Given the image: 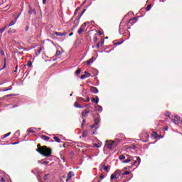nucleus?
I'll list each match as a JSON object with an SVG mask.
<instances>
[{"instance_id": "obj_58", "label": "nucleus", "mask_w": 182, "mask_h": 182, "mask_svg": "<svg viewBox=\"0 0 182 182\" xmlns=\"http://www.w3.org/2000/svg\"><path fill=\"white\" fill-rule=\"evenodd\" d=\"M100 178H105V176H103V174H101V175L100 176Z\"/></svg>"}, {"instance_id": "obj_24", "label": "nucleus", "mask_w": 182, "mask_h": 182, "mask_svg": "<svg viewBox=\"0 0 182 182\" xmlns=\"http://www.w3.org/2000/svg\"><path fill=\"white\" fill-rule=\"evenodd\" d=\"M36 11L33 9H31L28 11V15H32V14H35Z\"/></svg>"}, {"instance_id": "obj_50", "label": "nucleus", "mask_w": 182, "mask_h": 182, "mask_svg": "<svg viewBox=\"0 0 182 182\" xmlns=\"http://www.w3.org/2000/svg\"><path fill=\"white\" fill-rule=\"evenodd\" d=\"M76 12H79V11H80V7H77L76 9H75Z\"/></svg>"}, {"instance_id": "obj_64", "label": "nucleus", "mask_w": 182, "mask_h": 182, "mask_svg": "<svg viewBox=\"0 0 182 182\" xmlns=\"http://www.w3.org/2000/svg\"><path fill=\"white\" fill-rule=\"evenodd\" d=\"M178 126H182V119H181V122H179V125Z\"/></svg>"}, {"instance_id": "obj_19", "label": "nucleus", "mask_w": 182, "mask_h": 182, "mask_svg": "<svg viewBox=\"0 0 182 182\" xmlns=\"http://www.w3.org/2000/svg\"><path fill=\"white\" fill-rule=\"evenodd\" d=\"M74 106L75 107H77V109H82L83 108V107H82V105H79L78 102H75V104H74Z\"/></svg>"}, {"instance_id": "obj_44", "label": "nucleus", "mask_w": 182, "mask_h": 182, "mask_svg": "<svg viewBox=\"0 0 182 182\" xmlns=\"http://www.w3.org/2000/svg\"><path fill=\"white\" fill-rule=\"evenodd\" d=\"M93 41H94L95 43L97 42V37L95 36L94 38H93Z\"/></svg>"}, {"instance_id": "obj_46", "label": "nucleus", "mask_w": 182, "mask_h": 182, "mask_svg": "<svg viewBox=\"0 0 182 182\" xmlns=\"http://www.w3.org/2000/svg\"><path fill=\"white\" fill-rule=\"evenodd\" d=\"M41 52H42V48H40V49L38 50V53L41 55Z\"/></svg>"}, {"instance_id": "obj_54", "label": "nucleus", "mask_w": 182, "mask_h": 182, "mask_svg": "<svg viewBox=\"0 0 182 182\" xmlns=\"http://www.w3.org/2000/svg\"><path fill=\"white\" fill-rule=\"evenodd\" d=\"M43 5H46V0H43Z\"/></svg>"}, {"instance_id": "obj_12", "label": "nucleus", "mask_w": 182, "mask_h": 182, "mask_svg": "<svg viewBox=\"0 0 182 182\" xmlns=\"http://www.w3.org/2000/svg\"><path fill=\"white\" fill-rule=\"evenodd\" d=\"M41 139H42L43 140H45V141H48V140H50V138L46 135H41Z\"/></svg>"}, {"instance_id": "obj_30", "label": "nucleus", "mask_w": 182, "mask_h": 182, "mask_svg": "<svg viewBox=\"0 0 182 182\" xmlns=\"http://www.w3.org/2000/svg\"><path fill=\"white\" fill-rule=\"evenodd\" d=\"M151 9V4H148V6L146 8V11H150Z\"/></svg>"}, {"instance_id": "obj_57", "label": "nucleus", "mask_w": 182, "mask_h": 182, "mask_svg": "<svg viewBox=\"0 0 182 182\" xmlns=\"http://www.w3.org/2000/svg\"><path fill=\"white\" fill-rule=\"evenodd\" d=\"M81 100H82V102H86V100H85V98H83V97H80V98Z\"/></svg>"}, {"instance_id": "obj_23", "label": "nucleus", "mask_w": 182, "mask_h": 182, "mask_svg": "<svg viewBox=\"0 0 182 182\" xmlns=\"http://www.w3.org/2000/svg\"><path fill=\"white\" fill-rule=\"evenodd\" d=\"M99 123H100V119H99V118H95L94 124H96L97 126V124H99Z\"/></svg>"}, {"instance_id": "obj_10", "label": "nucleus", "mask_w": 182, "mask_h": 182, "mask_svg": "<svg viewBox=\"0 0 182 182\" xmlns=\"http://www.w3.org/2000/svg\"><path fill=\"white\" fill-rule=\"evenodd\" d=\"M90 91L92 92V93H94L95 95L99 93V90L96 87H91Z\"/></svg>"}, {"instance_id": "obj_34", "label": "nucleus", "mask_w": 182, "mask_h": 182, "mask_svg": "<svg viewBox=\"0 0 182 182\" xmlns=\"http://www.w3.org/2000/svg\"><path fill=\"white\" fill-rule=\"evenodd\" d=\"M60 159L63 160V163H65V161H66V159H65V156L60 154Z\"/></svg>"}, {"instance_id": "obj_15", "label": "nucleus", "mask_w": 182, "mask_h": 182, "mask_svg": "<svg viewBox=\"0 0 182 182\" xmlns=\"http://www.w3.org/2000/svg\"><path fill=\"white\" fill-rule=\"evenodd\" d=\"M18 18H15L14 20L11 21L9 24V26H14V25L15 23H16V21H17Z\"/></svg>"}, {"instance_id": "obj_63", "label": "nucleus", "mask_w": 182, "mask_h": 182, "mask_svg": "<svg viewBox=\"0 0 182 182\" xmlns=\"http://www.w3.org/2000/svg\"><path fill=\"white\" fill-rule=\"evenodd\" d=\"M18 70V65L16 66V70H14L15 73H16Z\"/></svg>"}, {"instance_id": "obj_42", "label": "nucleus", "mask_w": 182, "mask_h": 182, "mask_svg": "<svg viewBox=\"0 0 182 182\" xmlns=\"http://www.w3.org/2000/svg\"><path fill=\"white\" fill-rule=\"evenodd\" d=\"M122 43H123V41L117 42V43H115V45L117 46L119 45H122Z\"/></svg>"}, {"instance_id": "obj_5", "label": "nucleus", "mask_w": 182, "mask_h": 182, "mask_svg": "<svg viewBox=\"0 0 182 182\" xmlns=\"http://www.w3.org/2000/svg\"><path fill=\"white\" fill-rule=\"evenodd\" d=\"M89 113H90V110L89 109V108H87L86 109L82 111V119H85V118L87 117V114H89Z\"/></svg>"}, {"instance_id": "obj_1", "label": "nucleus", "mask_w": 182, "mask_h": 182, "mask_svg": "<svg viewBox=\"0 0 182 182\" xmlns=\"http://www.w3.org/2000/svg\"><path fill=\"white\" fill-rule=\"evenodd\" d=\"M36 151L43 156V157H50L52 155V149L43 146L41 149H36Z\"/></svg>"}, {"instance_id": "obj_35", "label": "nucleus", "mask_w": 182, "mask_h": 182, "mask_svg": "<svg viewBox=\"0 0 182 182\" xmlns=\"http://www.w3.org/2000/svg\"><path fill=\"white\" fill-rule=\"evenodd\" d=\"M5 68H6V58H4V65L3 68H1V70L5 69Z\"/></svg>"}, {"instance_id": "obj_36", "label": "nucleus", "mask_w": 182, "mask_h": 182, "mask_svg": "<svg viewBox=\"0 0 182 182\" xmlns=\"http://www.w3.org/2000/svg\"><path fill=\"white\" fill-rule=\"evenodd\" d=\"M119 160H124V159H126V156H124V155H121L119 157Z\"/></svg>"}, {"instance_id": "obj_37", "label": "nucleus", "mask_w": 182, "mask_h": 182, "mask_svg": "<svg viewBox=\"0 0 182 182\" xmlns=\"http://www.w3.org/2000/svg\"><path fill=\"white\" fill-rule=\"evenodd\" d=\"M171 115V113L168 112H166L165 113V116H166V117H170V116Z\"/></svg>"}, {"instance_id": "obj_28", "label": "nucleus", "mask_w": 182, "mask_h": 182, "mask_svg": "<svg viewBox=\"0 0 182 182\" xmlns=\"http://www.w3.org/2000/svg\"><path fill=\"white\" fill-rule=\"evenodd\" d=\"M80 72H82V69L78 68L77 70L75 71V74L77 75H80Z\"/></svg>"}, {"instance_id": "obj_39", "label": "nucleus", "mask_w": 182, "mask_h": 182, "mask_svg": "<svg viewBox=\"0 0 182 182\" xmlns=\"http://www.w3.org/2000/svg\"><path fill=\"white\" fill-rule=\"evenodd\" d=\"M129 174H130V172H129V171H125V172H124V173H122V176H127V175H129Z\"/></svg>"}, {"instance_id": "obj_11", "label": "nucleus", "mask_w": 182, "mask_h": 182, "mask_svg": "<svg viewBox=\"0 0 182 182\" xmlns=\"http://www.w3.org/2000/svg\"><path fill=\"white\" fill-rule=\"evenodd\" d=\"M91 102H92V103H96V105H97L99 103V97H96V98L92 97L91 99Z\"/></svg>"}, {"instance_id": "obj_59", "label": "nucleus", "mask_w": 182, "mask_h": 182, "mask_svg": "<svg viewBox=\"0 0 182 182\" xmlns=\"http://www.w3.org/2000/svg\"><path fill=\"white\" fill-rule=\"evenodd\" d=\"M164 130H165L166 132H167V130H168V127H166L164 128Z\"/></svg>"}, {"instance_id": "obj_43", "label": "nucleus", "mask_w": 182, "mask_h": 182, "mask_svg": "<svg viewBox=\"0 0 182 182\" xmlns=\"http://www.w3.org/2000/svg\"><path fill=\"white\" fill-rule=\"evenodd\" d=\"M37 149H43V146H41V144H38Z\"/></svg>"}, {"instance_id": "obj_45", "label": "nucleus", "mask_w": 182, "mask_h": 182, "mask_svg": "<svg viewBox=\"0 0 182 182\" xmlns=\"http://www.w3.org/2000/svg\"><path fill=\"white\" fill-rule=\"evenodd\" d=\"M96 126H97V124H94L91 126V129H95V127H96Z\"/></svg>"}, {"instance_id": "obj_53", "label": "nucleus", "mask_w": 182, "mask_h": 182, "mask_svg": "<svg viewBox=\"0 0 182 182\" xmlns=\"http://www.w3.org/2000/svg\"><path fill=\"white\" fill-rule=\"evenodd\" d=\"M12 88H7L6 90H4V92H8V90H11Z\"/></svg>"}, {"instance_id": "obj_25", "label": "nucleus", "mask_w": 182, "mask_h": 182, "mask_svg": "<svg viewBox=\"0 0 182 182\" xmlns=\"http://www.w3.org/2000/svg\"><path fill=\"white\" fill-rule=\"evenodd\" d=\"M159 136V134H157L156 132L152 133V137H154V139H157Z\"/></svg>"}, {"instance_id": "obj_31", "label": "nucleus", "mask_w": 182, "mask_h": 182, "mask_svg": "<svg viewBox=\"0 0 182 182\" xmlns=\"http://www.w3.org/2000/svg\"><path fill=\"white\" fill-rule=\"evenodd\" d=\"M82 137H87V131H84L83 132Z\"/></svg>"}, {"instance_id": "obj_13", "label": "nucleus", "mask_w": 182, "mask_h": 182, "mask_svg": "<svg viewBox=\"0 0 182 182\" xmlns=\"http://www.w3.org/2000/svg\"><path fill=\"white\" fill-rule=\"evenodd\" d=\"M84 28H85V26H83V25H82V26H81V27L79 28V30H78V31H77V33H78L79 35H80V33H83V32H85Z\"/></svg>"}, {"instance_id": "obj_16", "label": "nucleus", "mask_w": 182, "mask_h": 182, "mask_svg": "<svg viewBox=\"0 0 182 182\" xmlns=\"http://www.w3.org/2000/svg\"><path fill=\"white\" fill-rule=\"evenodd\" d=\"M54 35H56V36H64V35H66V33L55 32Z\"/></svg>"}, {"instance_id": "obj_18", "label": "nucleus", "mask_w": 182, "mask_h": 182, "mask_svg": "<svg viewBox=\"0 0 182 182\" xmlns=\"http://www.w3.org/2000/svg\"><path fill=\"white\" fill-rule=\"evenodd\" d=\"M73 176H75V174H73V171H70L67 177L68 178V180H70Z\"/></svg>"}, {"instance_id": "obj_62", "label": "nucleus", "mask_w": 182, "mask_h": 182, "mask_svg": "<svg viewBox=\"0 0 182 182\" xmlns=\"http://www.w3.org/2000/svg\"><path fill=\"white\" fill-rule=\"evenodd\" d=\"M4 4V0H0V5H2Z\"/></svg>"}, {"instance_id": "obj_49", "label": "nucleus", "mask_w": 182, "mask_h": 182, "mask_svg": "<svg viewBox=\"0 0 182 182\" xmlns=\"http://www.w3.org/2000/svg\"><path fill=\"white\" fill-rule=\"evenodd\" d=\"M86 123V119L84 118L83 119H82V124H85Z\"/></svg>"}, {"instance_id": "obj_41", "label": "nucleus", "mask_w": 182, "mask_h": 182, "mask_svg": "<svg viewBox=\"0 0 182 182\" xmlns=\"http://www.w3.org/2000/svg\"><path fill=\"white\" fill-rule=\"evenodd\" d=\"M0 55H1L2 56L5 55V53L4 52V50H2V49H0Z\"/></svg>"}, {"instance_id": "obj_61", "label": "nucleus", "mask_w": 182, "mask_h": 182, "mask_svg": "<svg viewBox=\"0 0 182 182\" xmlns=\"http://www.w3.org/2000/svg\"><path fill=\"white\" fill-rule=\"evenodd\" d=\"M37 178L38 180H41V175H38Z\"/></svg>"}, {"instance_id": "obj_48", "label": "nucleus", "mask_w": 182, "mask_h": 182, "mask_svg": "<svg viewBox=\"0 0 182 182\" xmlns=\"http://www.w3.org/2000/svg\"><path fill=\"white\" fill-rule=\"evenodd\" d=\"M25 31H29V26H26L25 28Z\"/></svg>"}, {"instance_id": "obj_47", "label": "nucleus", "mask_w": 182, "mask_h": 182, "mask_svg": "<svg viewBox=\"0 0 182 182\" xmlns=\"http://www.w3.org/2000/svg\"><path fill=\"white\" fill-rule=\"evenodd\" d=\"M85 102H90V98L89 97H87V100H85Z\"/></svg>"}, {"instance_id": "obj_22", "label": "nucleus", "mask_w": 182, "mask_h": 182, "mask_svg": "<svg viewBox=\"0 0 182 182\" xmlns=\"http://www.w3.org/2000/svg\"><path fill=\"white\" fill-rule=\"evenodd\" d=\"M53 139H54L55 141H56L57 143H60V141H62V140H60V139H59V137H58V136H54V137H53Z\"/></svg>"}, {"instance_id": "obj_17", "label": "nucleus", "mask_w": 182, "mask_h": 182, "mask_svg": "<svg viewBox=\"0 0 182 182\" xmlns=\"http://www.w3.org/2000/svg\"><path fill=\"white\" fill-rule=\"evenodd\" d=\"M119 144V142L117 141H112V149H116Z\"/></svg>"}, {"instance_id": "obj_3", "label": "nucleus", "mask_w": 182, "mask_h": 182, "mask_svg": "<svg viewBox=\"0 0 182 182\" xmlns=\"http://www.w3.org/2000/svg\"><path fill=\"white\" fill-rule=\"evenodd\" d=\"M150 138V134H149V132L146 131L142 136V141L144 143H147L149 141V139Z\"/></svg>"}, {"instance_id": "obj_51", "label": "nucleus", "mask_w": 182, "mask_h": 182, "mask_svg": "<svg viewBox=\"0 0 182 182\" xmlns=\"http://www.w3.org/2000/svg\"><path fill=\"white\" fill-rule=\"evenodd\" d=\"M98 33H99L100 36H102L103 35V33L100 31H98Z\"/></svg>"}, {"instance_id": "obj_60", "label": "nucleus", "mask_w": 182, "mask_h": 182, "mask_svg": "<svg viewBox=\"0 0 182 182\" xmlns=\"http://www.w3.org/2000/svg\"><path fill=\"white\" fill-rule=\"evenodd\" d=\"M28 132L33 133V131L32 129H28Z\"/></svg>"}, {"instance_id": "obj_29", "label": "nucleus", "mask_w": 182, "mask_h": 182, "mask_svg": "<svg viewBox=\"0 0 182 182\" xmlns=\"http://www.w3.org/2000/svg\"><path fill=\"white\" fill-rule=\"evenodd\" d=\"M6 29V27H3L0 28V33H4L5 32V30Z\"/></svg>"}, {"instance_id": "obj_9", "label": "nucleus", "mask_w": 182, "mask_h": 182, "mask_svg": "<svg viewBox=\"0 0 182 182\" xmlns=\"http://www.w3.org/2000/svg\"><path fill=\"white\" fill-rule=\"evenodd\" d=\"M106 146L107 149H113V141H107L106 142Z\"/></svg>"}, {"instance_id": "obj_20", "label": "nucleus", "mask_w": 182, "mask_h": 182, "mask_svg": "<svg viewBox=\"0 0 182 182\" xmlns=\"http://www.w3.org/2000/svg\"><path fill=\"white\" fill-rule=\"evenodd\" d=\"M95 109L97 110V112H102L103 110V108L100 105H97L95 107Z\"/></svg>"}, {"instance_id": "obj_8", "label": "nucleus", "mask_w": 182, "mask_h": 182, "mask_svg": "<svg viewBox=\"0 0 182 182\" xmlns=\"http://www.w3.org/2000/svg\"><path fill=\"white\" fill-rule=\"evenodd\" d=\"M136 160L134 161V162L132 164V167L136 164V167H137V166H139L141 161V159H140V157L136 156Z\"/></svg>"}, {"instance_id": "obj_38", "label": "nucleus", "mask_w": 182, "mask_h": 182, "mask_svg": "<svg viewBox=\"0 0 182 182\" xmlns=\"http://www.w3.org/2000/svg\"><path fill=\"white\" fill-rule=\"evenodd\" d=\"M9 136H11V132H9V133L4 134V138L6 139V137H8Z\"/></svg>"}, {"instance_id": "obj_14", "label": "nucleus", "mask_w": 182, "mask_h": 182, "mask_svg": "<svg viewBox=\"0 0 182 182\" xmlns=\"http://www.w3.org/2000/svg\"><path fill=\"white\" fill-rule=\"evenodd\" d=\"M109 166H106V165H103L102 167L101 168V171H107L109 170Z\"/></svg>"}, {"instance_id": "obj_4", "label": "nucleus", "mask_w": 182, "mask_h": 182, "mask_svg": "<svg viewBox=\"0 0 182 182\" xmlns=\"http://www.w3.org/2000/svg\"><path fill=\"white\" fill-rule=\"evenodd\" d=\"M181 122V118H180L178 115H175L173 118V123H175V124H178V126Z\"/></svg>"}, {"instance_id": "obj_7", "label": "nucleus", "mask_w": 182, "mask_h": 182, "mask_svg": "<svg viewBox=\"0 0 182 182\" xmlns=\"http://www.w3.org/2000/svg\"><path fill=\"white\" fill-rule=\"evenodd\" d=\"M119 177H120L117 173L116 171H114V173H113L111 176H110V178L111 180H117V178H119Z\"/></svg>"}, {"instance_id": "obj_33", "label": "nucleus", "mask_w": 182, "mask_h": 182, "mask_svg": "<svg viewBox=\"0 0 182 182\" xmlns=\"http://www.w3.org/2000/svg\"><path fill=\"white\" fill-rule=\"evenodd\" d=\"M27 66H28V68H31L32 67V61H31V60L28 61Z\"/></svg>"}, {"instance_id": "obj_2", "label": "nucleus", "mask_w": 182, "mask_h": 182, "mask_svg": "<svg viewBox=\"0 0 182 182\" xmlns=\"http://www.w3.org/2000/svg\"><path fill=\"white\" fill-rule=\"evenodd\" d=\"M85 12H86V9H85L81 13V14L80 15L78 18H76L74 21V23H75V26H73V28L75 29V28H77V26H79V19L82 18V16L83 15V14H85Z\"/></svg>"}, {"instance_id": "obj_32", "label": "nucleus", "mask_w": 182, "mask_h": 182, "mask_svg": "<svg viewBox=\"0 0 182 182\" xmlns=\"http://www.w3.org/2000/svg\"><path fill=\"white\" fill-rule=\"evenodd\" d=\"M130 161H132V159L130 158H128L127 159H125L123 163H130Z\"/></svg>"}, {"instance_id": "obj_40", "label": "nucleus", "mask_w": 182, "mask_h": 182, "mask_svg": "<svg viewBox=\"0 0 182 182\" xmlns=\"http://www.w3.org/2000/svg\"><path fill=\"white\" fill-rule=\"evenodd\" d=\"M48 176H49V173L46 174L43 177V180H45V181H46V180H48Z\"/></svg>"}, {"instance_id": "obj_27", "label": "nucleus", "mask_w": 182, "mask_h": 182, "mask_svg": "<svg viewBox=\"0 0 182 182\" xmlns=\"http://www.w3.org/2000/svg\"><path fill=\"white\" fill-rule=\"evenodd\" d=\"M55 55L58 56V58H60L62 53L60 50H57Z\"/></svg>"}, {"instance_id": "obj_52", "label": "nucleus", "mask_w": 182, "mask_h": 182, "mask_svg": "<svg viewBox=\"0 0 182 182\" xmlns=\"http://www.w3.org/2000/svg\"><path fill=\"white\" fill-rule=\"evenodd\" d=\"M0 181H1V182H5V178H1L0 179Z\"/></svg>"}, {"instance_id": "obj_26", "label": "nucleus", "mask_w": 182, "mask_h": 182, "mask_svg": "<svg viewBox=\"0 0 182 182\" xmlns=\"http://www.w3.org/2000/svg\"><path fill=\"white\" fill-rule=\"evenodd\" d=\"M122 171H123V170H117V171H115V173H117L119 175V176L120 177Z\"/></svg>"}, {"instance_id": "obj_6", "label": "nucleus", "mask_w": 182, "mask_h": 182, "mask_svg": "<svg viewBox=\"0 0 182 182\" xmlns=\"http://www.w3.org/2000/svg\"><path fill=\"white\" fill-rule=\"evenodd\" d=\"M87 77H90V73H89L87 71H85V74L81 75L80 79L82 80L87 79Z\"/></svg>"}, {"instance_id": "obj_56", "label": "nucleus", "mask_w": 182, "mask_h": 182, "mask_svg": "<svg viewBox=\"0 0 182 182\" xmlns=\"http://www.w3.org/2000/svg\"><path fill=\"white\" fill-rule=\"evenodd\" d=\"M43 164H49V161H44L43 162Z\"/></svg>"}, {"instance_id": "obj_55", "label": "nucleus", "mask_w": 182, "mask_h": 182, "mask_svg": "<svg viewBox=\"0 0 182 182\" xmlns=\"http://www.w3.org/2000/svg\"><path fill=\"white\" fill-rule=\"evenodd\" d=\"M97 48H100V42L97 43Z\"/></svg>"}, {"instance_id": "obj_21", "label": "nucleus", "mask_w": 182, "mask_h": 182, "mask_svg": "<svg viewBox=\"0 0 182 182\" xmlns=\"http://www.w3.org/2000/svg\"><path fill=\"white\" fill-rule=\"evenodd\" d=\"M93 60H94V58H91L90 59H89L88 60H87V66L90 65V63H93Z\"/></svg>"}]
</instances>
